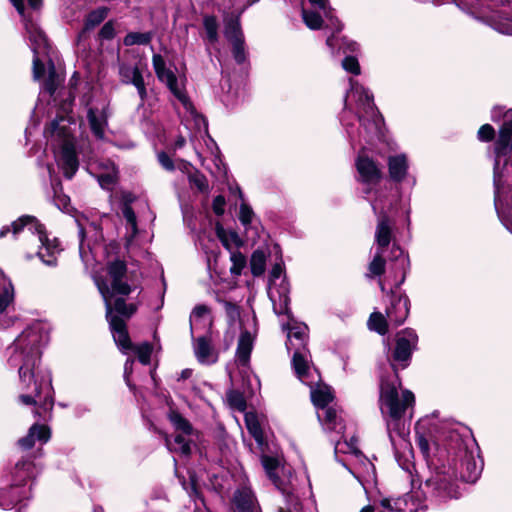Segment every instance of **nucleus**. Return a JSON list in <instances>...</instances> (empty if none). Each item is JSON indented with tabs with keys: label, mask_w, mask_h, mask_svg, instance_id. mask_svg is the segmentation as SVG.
Returning <instances> with one entry per match:
<instances>
[{
	"label": "nucleus",
	"mask_w": 512,
	"mask_h": 512,
	"mask_svg": "<svg viewBox=\"0 0 512 512\" xmlns=\"http://www.w3.org/2000/svg\"><path fill=\"white\" fill-rule=\"evenodd\" d=\"M461 431L466 429L456 423H445L440 436L433 440L435 446L442 439L445 442L447 466L438 467L424 487L439 501L458 498L460 491L456 480L475 482L482 470V464L476 459L478 447L475 441Z\"/></svg>",
	"instance_id": "obj_1"
},
{
	"label": "nucleus",
	"mask_w": 512,
	"mask_h": 512,
	"mask_svg": "<svg viewBox=\"0 0 512 512\" xmlns=\"http://www.w3.org/2000/svg\"><path fill=\"white\" fill-rule=\"evenodd\" d=\"M49 341V331L41 322L27 327L7 348L8 363L17 367L22 390L19 400L24 405H39L45 411L51 410L53 398L51 381L38 383L34 380V369L40 360L41 349Z\"/></svg>",
	"instance_id": "obj_2"
},
{
	"label": "nucleus",
	"mask_w": 512,
	"mask_h": 512,
	"mask_svg": "<svg viewBox=\"0 0 512 512\" xmlns=\"http://www.w3.org/2000/svg\"><path fill=\"white\" fill-rule=\"evenodd\" d=\"M512 110L503 115L495 142L494 205L502 224L512 233Z\"/></svg>",
	"instance_id": "obj_3"
},
{
	"label": "nucleus",
	"mask_w": 512,
	"mask_h": 512,
	"mask_svg": "<svg viewBox=\"0 0 512 512\" xmlns=\"http://www.w3.org/2000/svg\"><path fill=\"white\" fill-rule=\"evenodd\" d=\"M401 382L396 377L393 381L382 380L380 385V409L386 420L388 436L396 457L405 456L411 451L409 425L404 417L413 408L415 397L409 390L399 389Z\"/></svg>",
	"instance_id": "obj_4"
},
{
	"label": "nucleus",
	"mask_w": 512,
	"mask_h": 512,
	"mask_svg": "<svg viewBox=\"0 0 512 512\" xmlns=\"http://www.w3.org/2000/svg\"><path fill=\"white\" fill-rule=\"evenodd\" d=\"M71 123L70 117L60 116L45 130V134L56 142L58 165L68 179L74 176L79 167L75 139L70 129Z\"/></svg>",
	"instance_id": "obj_5"
},
{
	"label": "nucleus",
	"mask_w": 512,
	"mask_h": 512,
	"mask_svg": "<svg viewBox=\"0 0 512 512\" xmlns=\"http://www.w3.org/2000/svg\"><path fill=\"white\" fill-rule=\"evenodd\" d=\"M349 82L350 91L346 94V99L352 98L356 101L358 119L366 132L379 136L383 119L375 107L373 96L357 81L350 79Z\"/></svg>",
	"instance_id": "obj_6"
},
{
	"label": "nucleus",
	"mask_w": 512,
	"mask_h": 512,
	"mask_svg": "<svg viewBox=\"0 0 512 512\" xmlns=\"http://www.w3.org/2000/svg\"><path fill=\"white\" fill-rule=\"evenodd\" d=\"M36 467L33 462L28 460L16 463L13 471L14 484L5 488H0V507L3 509H12L22 500L30 497V487L25 482L35 476Z\"/></svg>",
	"instance_id": "obj_7"
},
{
	"label": "nucleus",
	"mask_w": 512,
	"mask_h": 512,
	"mask_svg": "<svg viewBox=\"0 0 512 512\" xmlns=\"http://www.w3.org/2000/svg\"><path fill=\"white\" fill-rule=\"evenodd\" d=\"M14 235L18 234L24 228L37 236L40 247L37 255L41 261L47 266H55L57 264V255L60 253L59 243L56 239L50 240L45 232L44 226L30 215H24L11 224Z\"/></svg>",
	"instance_id": "obj_8"
},
{
	"label": "nucleus",
	"mask_w": 512,
	"mask_h": 512,
	"mask_svg": "<svg viewBox=\"0 0 512 512\" xmlns=\"http://www.w3.org/2000/svg\"><path fill=\"white\" fill-rule=\"evenodd\" d=\"M168 418L175 428L176 433L173 437L165 436L166 447L172 453L189 456L192 451V446L194 445V429L191 424L176 411H171Z\"/></svg>",
	"instance_id": "obj_9"
},
{
	"label": "nucleus",
	"mask_w": 512,
	"mask_h": 512,
	"mask_svg": "<svg viewBox=\"0 0 512 512\" xmlns=\"http://www.w3.org/2000/svg\"><path fill=\"white\" fill-rule=\"evenodd\" d=\"M283 275L282 264L276 263L269 277L268 296L273 305V311L277 315H290L289 309V284Z\"/></svg>",
	"instance_id": "obj_10"
},
{
	"label": "nucleus",
	"mask_w": 512,
	"mask_h": 512,
	"mask_svg": "<svg viewBox=\"0 0 512 512\" xmlns=\"http://www.w3.org/2000/svg\"><path fill=\"white\" fill-rule=\"evenodd\" d=\"M98 290L105 302L106 318L109 322L114 341L124 354H128L130 349H132L133 344L128 335L126 323L120 317L112 314L113 307L112 303H110V295L107 286L103 283H98Z\"/></svg>",
	"instance_id": "obj_11"
},
{
	"label": "nucleus",
	"mask_w": 512,
	"mask_h": 512,
	"mask_svg": "<svg viewBox=\"0 0 512 512\" xmlns=\"http://www.w3.org/2000/svg\"><path fill=\"white\" fill-rule=\"evenodd\" d=\"M153 68L157 78L165 83L173 95L182 103L184 108L191 114L194 113V108L189 98L187 97L182 86L179 84L178 79L174 72L166 67L165 60L159 54H154L152 58Z\"/></svg>",
	"instance_id": "obj_12"
},
{
	"label": "nucleus",
	"mask_w": 512,
	"mask_h": 512,
	"mask_svg": "<svg viewBox=\"0 0 512 512\" xmlns=\"http://www.w3.org/2000/svg\"><path fill=\"white\" fill-rule=\"evenodd\" d=\"M356 169L359 175L358 180L365 185L363 193L369 199V195L379 184L382 172L377 164L369 157L359 155L356 160Z\"/></svg>",
	"instance_id": "obj_13"
},
{
	"label": "nucleus",
	"mask_w": 512,
	"mask_h": 512,
	"mask_svg": "<svg viewBox=\"0 0 512 512\" xmlns=\"http://www.w3.org/2000/svg\"><path fill=\"white\" fill-rule=\"evenodd\" d=\"M292 365L302 383L312 386L319 382L320 376L316 369L311 366V356L306 347H295Z\"/></svg>",
	"instance_id": "obj_14"
},
{
	"label": "nucleus",
	"mask_w": 512,
	"mask_h": 512,
	"mask_svg": "<svg viewBox=\"0 0 512 512\" xmlns=\"http://www.w3.org/2000/svg\"><path fill=\"white\" fill-rule=\"evenodd\" d=\"M25 29L29 34L31 49L34 53L33 77L35 80H39L44 75L45 67L44 64L40 61L38 54L42 49L47 47V39L41 29L32 22H25Z\"/></svg>",
	"instance_id": "obj_15"
},
{
	"label": "nucleus",
	"mask_w": 512,
	"mask_h": 512,
	"mask_svg": "<svg viewBox=\"0 0 512 512\" xmlns=\"http://www.w3.org/2000/svg\"><path fill=\"white\" fill-rule=\"evenodd\" d=\"M108 274L111 278V287L103 280H96V285L98 283H103L107 286L110 295V303H112V298L116 295H128L131 292V287L123 282V277L126 274V264L121 260H116L111 262L108 265Z\"/></svg>",
	"instance_id": "obj_16"
},
{
	"label": "nucleus",
	"mask_w": 512,
	"mask_h": 512,
	"mask_svg": "<svg viewBox=\"0 0 512 512\" xmlns=\"http://www.w3.org/2000/svg\"><path fill=\"white\" fill-rule=\"evenodd\" d=\"M371 207L375 214L378 215V221L375 230L376 250L385 251L392 239L393 225L383 208L379 205V200H370Z\"/></svg>",
	"instance_id": "obj_17"
},
{
	"label": "nucleus",
	"mask_w": 512,
	"mask_h": 512,
	"mask_svg": "<svg viewBox=\"0 0 512 512\" xmlns=\"http://www.w3.org/2000/svg\"><path fill=\"white\" fill-rule=\"evenodd\" d=\"M417 341L418 336L412 329H405L398 334L393 359L395 362L401 363L402 368L407 367Z\"/></svg>",
	"instance_id": "obj_18"
},
{
	"label": "nucleus",
	"mask_w": 512,
	"mask_h": 512,
	"mask_svg": "<svg viewBox=\"0 0 512 512\" xmlns=\"http://www.w3.org/2000/svg\"><path fill=\"white\" fill-rule=\"evenodd\" d=\"M335 453H344L349 454L357 464L363 467L364 470L369 472V470H374L373 464L369 461V459L358 449L357 447V439L352 437L349 441H337L335 444Z\"/></svg>",
	"instance_id": "obj_19"
},
{
	"label": "nucleus",
	"mask_w": 512,
	"mask_h": 512,
	"mask_svg": "<svg viewBox=\"0 0 512 512\" xmlns=\"http://www.w3.org/2000/svg\"><path fill=\"white\" fill-rule=\"evenodd\" d=\"M335 453H344L349 454L357 464L363 467L364 470L369 472V470H374L373 464L369 461V459L358 449L357 447V439L352 437L349 441H337L335 444Z\"/></svg>",
	"instance_id": "obj_20"
},
{
	"label": "nucleus",
	"mask_w": 512,
	"mask_h": 512,
	"mask_svg": "<svg viewBox=\"0 0 512 512\" xmlns=\"http://www.w3.org/2000/svg\"><path fill=\"white\" fill-rule=\"evenodd\" d=\"M409 314V299L407 296H393L386 315L390 323L399 326L404 323Z\"/></svg>",
	"instance_id": "obj_21"
},
{
	"label": "nucleus",
	"mask_w": 512,
	"mask_h": 512,
	"mask_svg": "<svg viewBox=\"0 0 512 512\" xmlns=\"http://www.w3.org/2000/svg\"><path fill=\"white\" fill-rule=\"evenodd\" d=\"M119 75L123 83L133 84L136 87L142 101L146 98L147 93L144 79L138 67L119 63Z\"/></svg>",
	"instance_id": "obj_22"
},
{
	"label": "nucleus",
	"mask_w": 512,
	"mask_h": 512,
	"mask_svg": "<svg viewBox=\"0 0 512 512\" xmlns=\"http://www.w3.org/2000/svg\"><path fill=\"white\" fill-rule=\"evenodd\" d=\"M193 349L196 359L203 365H211L218 360V352L212 346L211 340L207 336H200L195 339Z\"/></svg>",
	"instance_id": "obj_23"
},
{
	"label": "nucleus",
	"mask_w": 512,
	"mask_h": 512,
	"mask_svg": "<svg viewBox=\"0 0 512 512\" xmlns=\"http://www.w3.org/2000/svg\"><path fill=\"white\" fill-rule=\"evenodd\" d=\"M212 324L210 309L204 304L194 307L190 314V331L193 336L198 330H205Z\"/></svg>",
	"instance_id": "obj_24"
},
{
	"label": "nucleus",
	"mask_w": 512,
	"mask_h": 512,
	"mask_svg": "<svg viewBox=\"0 0 512 512\" xmlns=\"http://www.w3.org/2000/svg\"><path fill=\"white\" fill-rule=\"evenodd\" d=\"M288 330L286 346L288 350H295V347H306L308 327L305 324L283 325Z\"/></svg>",
	"instance_id": "obj_25"
},
{
	"label": "nucleus",
	"mask_w": 512,
	"mask_h": 512,
	"mask_svg": "<svg viewBox=\"0 0 512 512\" xmlns=\"http://www.w3.org/2000/svg\"><path fill=\"white\" fill-rule=\"evenodd\" d=\"M46 443L50 439V431L45 425L34 424L30 427L28 434L18 440V444L23 449H30L34 446L35 440Z\"/></svg>",
	"instance_id": "obj_26"
},
{
	"label": "nucleus",
	"mask_w": 512,
	"mask_h": 512,
	"mask_svg": "<svg viewBox=\"0 0 512 512\" xmlns=\"http://www.w3.org/2000/svg\"><path fill=\"white\" fill-rule=\"evenodd\" d=\"M254 333L245 329L242 331L237 345L236 358L238 364L246 366L250 359V354L253 348Z\"/></svg>",
	"instance_id": "obj_27"
},
{
	"label": "nucleus",
	"mask_w": 512,
	"mask_h": 512,
	"mask_svg": "<svg viewBox=\"0 0 512 512\" xmlns=\"http://www.w3.org/2000/svg\"><path fill=\"white\" fill-rule=\"evenodd\" d=\"M87 116L92 132L95 134L96 137L103 138L105 127L107 125V114L105 105H103L101 109L89 108Z\"/></svg>",
	"instance_id": "obj_28"
},
{
	"label": "nucleus",
	"mask_w": 512,
	"mask_h": 512,
	"mask_svg": "<svg viewBox=\"0 0 512 512\" xmlns=\"http://www.w3.org/2000/svg\"><path fill=\"white\" fill-rule=\"evenodd\" d=\"M122 214L126 222L125 245L127 248H130L138 233L137 219L133 209L128 203H124L122 207Z\"/></svg>",
	"instance_id": "obj_29"
},
{
	"label": "nucleus",
	"mask_w": 512,
	"mask_h": 512,
	"mask_svg": "<svg viewBox=\"0 0 512 512\" xmlns=\"http://www.w3.org/2000/svg\"><path fill=\"white\" fill-rule=\"evenodd\" d=\"M388 169L390 178L393 181L400 182L407 174L408 164L404 154L391 156L388 159Z\"/></svg>",
	"instance_id": "obj_30"
},
{
	"label": "nucleus",
	"mask_w": 512,
	"mask_h": 512,
	"mask_svg": "<svg viewBox=\"0 0 512 512\" xmlns=\"http://www.w3.org/2000/svg\"><path fill=\"white\" fill-rule=\"evenodd\" d=\"M309 387L311 388V400L318 410L325 409L333 400V394L330 387L320 385L318 382Z\"/></svg>",
	"instance_id": "obj_31"
},
{
	"label": "nucleus",
	"mask_w": 512,
	"mask_h": 512,
	"mask_svg": "<svg viewBox=\"0 0 512 512\" xmlns=\"http://www.w3.org/2000/svg\"><path fill=\"white\" fill-rule=\"evenodd\" d=\"M234 504L237 512H253L256 507V500L249 488L237 490L234 495Z\"/></svg>",
	"instance_id": "obj_32"
},
{
	"label": "nucleus",
	"mask_w": 512,
	"mask_h": 512,
	"mask_svg": "<svg viewBox=\"0 0 512 512\" xmlns=\"http://www.w3.org/2000/svg\"><path fill=\"white\" fill-rule=\"evenodd\" d=\"M321 410L323 412H318L317 416L318 419L323 424V426L325 427V429L341 433L344 427L341 423V419L337 415L336 410L329 407H326L325 409Z\"/></svg>",
	"instance_id": "obj_33"
},
{
	"label": "nucleus",
	"mask_w": 512,
	"mask_h": 512,
	"mask_svg": "<svg viewBox=\"0 0 512 512\" xmlns=\"http://www.w3.org/2000/svg\"><path fill=\"white\" fill-rule=\"evenodd\" d=\"M0 315H2L14 300V289L10 282L6 279L0 271Z\"/></svg>",
	"instance_id": "obj_34"
},
{
	"label": "nucleus",
	"mask_w": 512,
	"mask_h": 512,
	"mask_svg": "<svg viewBox=\"0 0 512 512\" xmlns=\"http://www.w3.org/2000/svg\"><path fill=\"white\" fill-rule=\"evenodd\" d=\"M261 463H262V466H263L268 478L273 482V484L276 487H279L280 486V478L277 473V471L279 469V465H280L279 460L275 457L262 455Z\"/></svg>",
	"instance_id": "obj_35"
},
{
	"label": "nucleus",
	"mask_w": 512,
	"mask_h": 512,
	"mask_svg": "<svg viewBox=\"0 0 512 512\" xmlns=\"http://www.w3.org/2000/svg\"><path fill=\"white\" fill-rule=\"evenodd\" d=\"M245 423H246V427H247L249 433L255 439L258 446L260 448H262V446L264 445V436H263V431L260 426V423L257 419V416L252 413L246 414L245 415Z\"/></svg>",
	"instance_id": "obj_36"
},
{
	"label": "nucleus",
	"mask_w": 512,
	"mask_h": 512,
	"mask_svg": "<svg viewBox=\"0 0 512 512\" xmlns=\"http://www.w3.org/2000/svg\"><path fill=\"white\" fill-rule=\"evenodd\" d=\"M310 4L323 11L325 18L329 21V25L336 31L339 32L342 29L340 21L333 16L331 7L328 5V0H308Z\"/></svg>",
	"instance_id": "obj_37"
},
{
	"label": "nucleus",
	"mask_w": 512,
	"mask_h": 512,
	"mask_svg": "<svg viewBox=\"0 0 512 512\" xmlns=\"http://www.w3.org/2000/svg\"><path fill=\"white\" fill-rule=\"evenodd\" d=\"M326 44L331 48L332 52H334L336 47H338L339 51L342 50L343 53L356 52L358 50L357 43L346 37L338 39L333 35L327 38Z\"/></svg>",
	"instance_id": "obj_38"
},
{
	"label": "nucleus",
	"mask_w": 512,
	"mask_h": 512,
	"mask_svg": "<svg viewBox=\"0 0 512 512\" xmlns=\"http://www.w3.org/2000/svg\"><path fill=\"white\" fill-rule=\"evenodd\" d=\"M391 260L397 261L398 266L402 271V276L397 283V286H400L406 277V270L409 266V258L404 254V251L398 245L394 244L391 248Z\"/></svg>",
	"instance_id": "obj_39"
},
{
	"label": "nucleus",
	"mask_w": 512,
	"mask_h": 512,
	"mask_svg": "<svg viewBox=\"0 0 512 512\" xmlns=\"http://www.w3.org/2000/svg\"><path fill=\"white\" fill-rule=\"evenodd\" d=\"M428 422H429V419L424 418V419H421L417 423V426H416L417 444L425 458H428L430 455V444H429V440L427 439V437L425 436V434L422 431L425 430Z\"/></svg>",
	"instance_id": "obj_40"
},
{
	"label": "nucleus",
	"mask_w": 512,
	"mask_h": 512,
	"mask_svg": "<svg viewBox=\"0 0 512 512\" xmlns=\"http://www.w3.org/2000/svg\"><path fill=\"white\" fill-rule=\"evenodd\" d=\"M203 26L206 33V39L209 45H214L218 41V23L214 16H205Z\"/></svg>",
	"instance_id": "obj_41"
},
{
	"label": "nucleus",
	"mask_w": 512,
	"mask_h": 512,
	"mask_svg": "<svg viewBox=\"0 0 512 512\" xmlns=\"http://www.w3.org/2000/svg\"><path fill=\"white\" fill-rule=\"evenodd\" d=\"M224 35L231 43L244 41L239 21L237 19H231L226 23Z\"/></svg>",
	"instance_id": "obj_42"
},
{
	"label": "nucleus",
	"mask_w": 512,
	"mask_h": 512,
	"mask_svg": "<svg viewBox=\"0 0 512 512\" xmlns=\"http://www.w3.org/2000/svg\"><path fill=\"white\" fill-rule=\"evenodd\" d=\"M370 330L376 331L381 335H385L388 331L387 320L380 312H373L368 320Z\"/></svg>",
	"instance_id": "obj_43"
},
{
	"label": "nucleus",
	"mask_w": 512,
	"mask_h": 512,
	"mask_svg": "<svg viewBox=\"0 0 512 512\" xmlns=\"http://www.w3.org/2000/svg\"><path fill=\"white\" fill-rule=\"evenodd\" d=\"M385 251L376 250L372 261L369 263V277L381 276L385 271V260L383 254Z\"/></svg>",
	"instance_id": "obj_44"
},
{
	"label": "nucleus",
	"mask_w": 512,
	"mask_h": 512,
	"mask_svg": "<svg viewBox=\"0 0 512 512\" xmlns=\"http://www.w3.org/2000/svg\"><path fill=\"white\" fill-rule=\"evenodd\" d=\"M489 24L498 32L512 35V20L501 15H494L490 18Z\"/></svg>",
	"instance_id": "obj_45"
},
{
	"label": "nucleus",
	"mask_w": 512,
	"mask_h": 512,
	"mask_svg": "<svg viewBox=\"0 0 512 512\" xmlns=\"http://www.w3.org/2000/svg\"><path fill=\"white\" fill-rule=\"evenodd\" d=\"M153 347L148 342H143L139 345H133L130 351H133L143 365H148L150 363V358L152 354Z\"/></svg>",
	"instance_id": "obj_46"
},
{
	"label": "nucleus",
	"mask_w": 512,
	"mask_h": 512,
	"mask_svg": "<svg viewBox=\"0 0 512 512\" xmlns=\"http://www.w3.org/2000/svg\"><path fill=\"white\" fill-rule=\"evenodd\" d=\"M151 39V33L131 32L124 37L123 43L125 46L146 45Z\"/></svg>",
	"instance_id": "obj_47"
},
{
	"label": "nucleus",
	"mask_w": 512,
	"mask_h": 512,
	"mask_svg": "<svg viewBox=\"0 0 512 512\" xmlns=\"http://www.w3.org/2000/svg\"><path fill=\"white\" fill-rule=\"evenodd\" d=\"M97 180L104 189H110L117 180V170L114 165H110L106 172L99 173Z\"/></svg>",
	"instance_id": "obj_48"
},
{
	"label": "nucleus",
	"mask_w": 512,
	"mask_h": 512,
	"mask_svg": "<svg viewBox=\"0 0 512 512\" xmlns=\"http://www.w3.org/2000/svg\"><path fill=\"white\" fill-rule=\"evenodd\" d=\"M265 271V254L256 250L251 257V272L254 276H260Z\"/></svg>",
	"instance_id": "obj_49"
},
{
	"label": "nucleus",
	"mask_w": 512,
	"mask_h": 512,
	"mask_svg": "<svg viewBox=\"0 0 512 512\" xmlns=\"http://www.w3.org/2000/svg\"><path fill=\"white\" fill-rule=\"evenodd\" d=\"M114 309L120 315L129 318L135 313V311L137 310V306L133 303L126 304L125 300L120 297L115 299Z\"/></svg>",
	"instance_id": "obj_50"
},
{
	"label": "nucleus",
	"mask_w": 512,
	"mask_h": 512,
	"mask_svg": "<svg viewBox=\"0 0 512 512\" xmlns=\"http://www.w3.org/2000/svg\"><path fill=\"white\" fill-rule=\"evenodd\" d=\"M302 17L305 22V24L313 30L319 29L322 25V18L321 16L313 11H308L303 9L302 10Z\"/></svg>",
	"instance_id": "obj_51"
},
{
	"label": "nucleus",
	"mask_w": 512,
	"mask_h": 512,
	"mask_svg": "<svg viewBox=\"0 0 512 512\" xmlns=\"http://www.w3.org/2000/svg\"><path fill=\"white\" fill-rule=\"evenodd\" d=\"M107 16V11L105 8H100L89 13L85 27L86 29L94 28L99 25Z\"/></svg>",
	"instance_id": "obj_52"
},
{
	"label": "nucleus",
	"mask_w": 512,
	"mask_h": 512,
	"mask_svg": "<svg viewBox=\"0 0 512 512\" xmlns=\"http://www.w3.org/2000/svg\"><path fill=\"white\" fill-rule=\"evenodd\" d=\"M230 259L232 261V266L230 268L231 273L239 275L246 264L245 256L239 251H234L231 252Z\"/></svg>",
	"instance_id": "obj_53"
},
{
	"label": "nucleus",
	"mask_w": 512,
	"mask_h": 512,
	"mask_svg": "<svg viewBox=\"0 0 512 512\" xmlns=\"http://www.w3.org/2000/svg\"><path fill=\"white\" fill-rule=\"evenodd\" d=\"M342 67L345 71L354 75L360 74L359 62L354 56H346L342 61Z\"/></svg>",
	"instance_id": "obj_54"
},
{
	"label": "nucleus",
	"mask_w": 512,
	"mask_h": 512,
	"mask_svg": "<svg viewBox=\"0 0 512 512\" xmlns=\"http://www.w3.org/2000/svg\"><path fill=\"white\" fill-rule=\"evenodd\" d=\"M494 135L495 130L490 124H484L478 130V139L483 142L491 141Z\"/></svg>",
	"instance_id": "obj_55"
},
{
	"label": "nucleus",
	"mask_w": 512,
	"mask_h": 512,
	"mask_svg": "<svg viewBox=\"0 0 512 512\" xmlns=\"http://www.w3.org/2000/svg\"><path fill=\"white\" fill-rule=\"evenodd\" d=\"M233 56L237 63L241 64L245 61L244 41L232 43Z\"/></svg>",
	"instance_id": "obj_56"
},
{
	"label": "nucleus",
	"mask_w": 512,
	"mask_h": 512,
	"mask_svg": "<svg viewBox=\"0 0 512 512\" xmlns=\"http://www.w3.org/2000/svg\"><path fill=\"white\" fill-rule=\"evenodd\" d=\"M160 165L167 171H173L175 165L171 157L165 152H159L157 155Z\"/></svg>",
	"instance_id": "obj_57"
},
{
	"label": "nucleus",
	"mask_w": 512,
	"mask_h": 512,
	"mask_svg": "<svg viewBox=\"0 0 512 512\" xmlns=\"http://www.w3.org/2000/svg\"><path fill=\"white\" fill-rule=\"evenodd\" d=\"M253 218V211L252 209L247 206L246 204H242L240 207V215L239 219L242 222L243 225H248L251 223Z\"/></svg>",
	"instance_id": "obj_58"
},
{
	"label": "nucleus",
	"mask_w": 512,
	"mask_h": 512,
	"mask_svg": "<svg viewBox=\"0 0 512 512\" xmlns=\"http://www.w3.org/2000/svg\"><path fill=\"white\" fill-rule=\"evenodd\" d=\"M190 182L195 185L200 191H205L208 188L207 181L204 176L195 174L189 177Z\"/></svg>",
	"instance_id": "obj_59"
},
{
	"label": "nucleus",
	"mask_w": 512,
	"mask_h": 512,
	"mask_svg": "<svg viewBox=\"0 0 512 512\" xmlns=\"http://www.w3.org/2000/svg\"><path fill=\"white\" fill-rule=\"evenodd\" d=\"M224 308L230 320L235 321L239 317V308L235 304L230 302H224Z\"/></svg>",
	"instance_id": "obj_60"
},
{
	"label": "nucleus",
	"mask_w": 512,
	"mask_h": 512,
	"mask_svg": "<svg viewBox=\"0 0 512 512\" xmlns=\"http://www.w3.org/2000/svg\"><path fill=\"white\" fill-rule=\"evenodd\" d=\"M100 37L103 39H112L115 35V29L111 22L105 23L100 30Z\"/></svg>",
	"instance_id": "obj_61"
},
{
	"label": "nucleus",
	"mask_w": 512,
	"mask_h": 512,
	"mask_svg": "<svg viewBox=\"0 0 512 512\" xmlns=\"http://www.w3.org/2000/svg\"><path fill=\"white\" fill-rule=\"evenodd\" d=\"M57 84L55 82V73L54 71H51L49 73L48 79L44 83V89L52 95L56 90Z\"/></svg>",
	"instance_id": "obj_62"
},
{
	"label": "nucleus",
	"mask_w": 512,
	"mask_h": 512,
	"mask_svg": "<svg viewBox=\"0 0 512 512\" xmlns=\"http://www.w3.org/2000/svg\"><path fill=\"white\" fill-rule=\"evenodd\" d=\"M225 198L221 195L217 196L213 200V210L215 214L222 215L224 213Z\"/></svg>",
	"instance_id": "obj_63"
},
{
	"label": "nucleus",
	"mask_w": 512,
	"mask_h": 512,
	"mask_svg": "<svg viewBox=\"0 0 512 512\" xmlns=\"http://www.w3.org/2000/svg\"><path fill=\"white\" fill-rule=\"evenodd\" d=\"M133 365H134V359H131V358H128L124 365V378H125V381L128 386H131L129 378L133 372Z\"/></svg>",
	"instance_id": "obj_64"
}]
</instances>
